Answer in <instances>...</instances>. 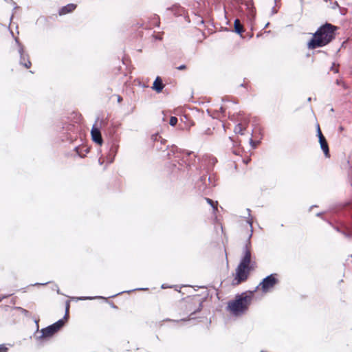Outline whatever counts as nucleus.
<instances>
[{
	"mask_svg": "<svg viewBox=\"0 0 352 352\" xmlns=\"http://www.w3.org/2000/svg\"><path fill=\"white\" fill-rule=\"evenodd\" d=\"M186 68V65H181L179 67H177L178 70H184Z\"/></svg>",
	"mask_w": 352,
	"mask_h": 352,
	"instance_id": "nucleus-38",
	"label": "nucleus"
},
{
	"mask_svg": "<svg viewBox=\"0 0 352 352\" xmlns=\"http://www.w3.org/2000/svg\"><path fill=\"white\" fill-rule=\"evenodd\" d=\"M91 140L94 142L98 145L103 144V139L101 135V132L99 128L96 126V124H94L91 130Z\"/></svg>",
	"mask_w": 352,
	"mask_h": 352,
	"instance_id": "nucleus-12",
	"label": "nucleus"
},
{
	"mask_svg": "<svg viewBox=\"0 0 352 352\" xmlns=\"http://www.w3.org/2000/svg\"><path fill=\"white\" fill-rule=\"evenodd\" d=\"M192 152H188L187 154L188 155H190L191 154Z\"/></svg>",
	"mask_w": 352,
	"mask_h": 352,
	"instance_id": "nucleus-60",
	"label": "nucleus"
},
{
	"mask_svg": "<svg viewBox=\"0 0 352 352\" xmlns=\"http://www.w3.org/2000/svg\"><path fill=\"white\" fill-rule=\"evenodd\" d=\"M249 142L253 148H255L260 144V141H254L252 138L250 139Z\"/></svg>",
	"mask_w": 352,
	"mask_h": 352,
	"instance_id": "nucleus-28",
	"label": "nucleus"
},
{
	"mask_svg": "<svg viewBox=\"0 0 352 352\" xmlns=\"http://www.w3.org/2000/svg\"><path fill=\"white\" fill-rule=\"evenodd\" d=\"M235 9L240 16H246L249 23H252L254 21L256 11L252 0L238 1Z\"/></svg>",
	"mask_w": 352,
	"mask_h": 352,
	"instance_id": "nucleus-5",
	"label": "nucleus"
},
{
	"mask_svg": "<svg viewBox=\"0 0 352 352\" xmlns=\"http://www.w3.org/2000/svg\"><path fill=\"white\" fill-rule=\"evenodd\" d=\"M206 112H207V114H208L209 116H210V117H212V118H214V116L211 113V112H210V111L209 109H207V110H206Z\"/></svg>",
	"mask_w": 352,
	"mask_h": 352,
	"instance_id": "nucleus-46",
	"label": "nucleus"
},
{
	"mask_svg": "<svg viewBox=\"0 0 352 352\" xmlns=\"http://www.w3.org/2000/svg\"><path fill=\"white\" fill-rule=\"evenodd\" d=\"M248 212V220L247 223L249 224L250 227V233L249 234V236L245 242V245L243 248V255L241 258L240 262L239 264L243 265H247L248 263H250V261H252V253H251V241L250 239L252 236L253 232V228H252V218L251 217V210L250 208L246 209Z\"/></svg>",
	"mask_w": 352,
	"mask_h": 352,
	"instance_id": "nucleus-4",
	"label": "nucleus"
},
{
	"mask_svg": "<svg viewBox=\"0 0 352 352\" xmlns=\"http://www.w3.org/2000/svg\"><path fill=\"white\" fill-rule=\"evenodd\" d=\"M222 101L226 102V101H228V100L226 98H223Z\"/></svg>",
	"mask_w": 352,
	"mask_h": 352,
	"instance_id": "nucleus-54",
	"label": "nucleus"
},
{
	"mask_svg": "<svg viewBox=\"0 0 352 352\" xmlns=\"http://www.w3.org/2000/svg\"><path fill=\"white\" fill-rule=\"evenodd\" d=\"M164 87V84L163 83L162 79L160 76H157L153 83L151 89L156 91L157 94H160L162 91Z\"/></svg>",
	"mask_w": 352,
	"mask_h": 352,
	"instance_id": "nucleus-15",
	"label": "nucleus"
},
{
	"mask_svg": "<svg viewBox=\"0 0 352 352\" xmlns=\"http://www.w3.org/2000/svg\"><path fill=\"white\" fill-rule=\"evenodd\" d=\"M300 3V14L302 13V11H303V3H304V1L303 0H299Z\"/></svg>",
	"mask_w": 352,
	"mask_h": 352,
	"instance_id": "nucleus-39",
	"label": "nucleus"
},
{
	"mask_svg": "<svg viewBox=\"0 0 352 352\" xmlns=\"http://www.w3.org/2000/svg\"><path fill=\"white\" fill-rule=\"evenodd\" d=\"M177 149H178V148L176 146L172 145L171 148H170V152H172L173 153H175L177 151Z\"/></svg>",
	"mask_w": 352,
	"mask_h": 352,
	"instance_id": "nucleus-34",
	"label": "nucleus"
},
{
	"mask_svg": "<svg viewBox=\"0 0 352 352\" xmlns=\"http://www.w3.org/2000/svg\"><path fill=\"white\" fill-rule=\"evenodd\" d=\"M217 160L214 157H208L205 159V165L206 167V173L210 174L212 171L213 166L217 163Z\"/></svg>",
	"mask_w": 352,
	"mask_h": 352,
	"instance_id": "nucleus-16",
	"label": "nucleus"
},
{
	"mask_svg": "<svg viewBox=\"0 0 352 352\" xmlns=\"http://www.w3.org/2000/svg\"><path fill=\"white\" fill-rule=\"evenodd\" d=\"M314 207H317V206H316V205H313V206H311L309 208V210H311L313 208H314Z\"/></svg>",
	"mask_w": 352,
	"mask_h": 352,
	"instance_id": "nucleus-55",
	"label": "nucleus"
},
{
	"mask_svg": "<svg viewBox=\"0 0 352 352\" xmlns=\"http://www.w3.org/2000/svg\"><path fill=\"white\" fill-rule=\"evenodd\" d=\"M311 97H309V98H307V101H308V102H311Z\"/></svg>",
	"mask_w": 352,
	"mask_h": 352,
	"instance_id": "nucleus-57",
	"label": "nucleus"
},
{
	"mask_svg": "<svg viewBox=\"0 0 352 352\" xmlns=\"http://www.w3.org/2000/svg\"><path fill=\"white\" fill-rule=\"evenodd\" d=\"M232 31L242 37V33L244 32V28L239 19H236L234 20V30Z\"/></svg>",
	"mask_w": 352,
	"mask_h": 352,
	"instance_id": "nucleus-19",
	"label": "nucleus"
},
{
	"mask_svg": "<svg viewBox=\"0 0 352 352\" xmlns=\"http://www.w3.org/2000/svg\"><path fill=\"white\" fill-rule=\"evenodd\" d=\"M98 120H99V118H97V120H96V122H97Z\"/></svg>",
	"mask_w": 352,
	"mask_h": 352,
	"instance_id": "nucleus-63",
	"label": "nucleus"
},
{
	"mask_svg": "<svg viewBox=\"0 0 352 352\" xmlns=\"http://www.w3.org/2000/svg\"><path fill=\"white\" fill-rule=\"evenodd\" d=\"M118 148L119 144L118 141L116 140H112L109 145V152L107 155V159L109 163H112L114 161Z\"/></svg>",
	"mask_w": 352,
	"mask_h": 352,
	"instance_id": "nucleus-11",
	"label": "nucleus"
},
{
	"mask_svg": "<svg viewBox=\"0 0 352 352\" xmlns=\"http://www.w3.org/2000/svg\"><path fill=\"white\" fill-rule=\"evenodd\" d=\"M349 179L351 184V186L352 188V170L349 173ZM347 210H349L351 216V221L349 223H343L341 226H333L332 223L327 221L325 218L322 217V219L327 221L329 225L332 226L333 228L338 232H341L347 238L352 237V202L349 203L346 206ZM324 212H320L316 214V217H322Z\"/></svg>",
	"mask_w": 352,
	"mask_h": 352,
	"instance_id": "nucleus-3",
	"label": "nucleus"
},
{
	"mask_svg": "<svg viewBox=\"0 0 352 352\" xmlns=\"http://www.w3.org/2000/svg\"><path fill=\"white\" fill-rule=\"evenodd\" d=\"M21 309L22 310V313L24 314V315H25V316H28L29 315V314H30L29 311H28L26 309H22V308H21Z\"/></svg>",
	"mask_w": 352,
	"mask_h": 352,
	"instance_id": "nucleus-40",
	"label": "nucleus"
},
{
	"mask_svg": "<svg viewBox=\"0 0 352 352\" xmlns=\"http://www.w3.org/2000/svg\"><path fill=\"white\" fill-rule=\"evenodd\" d=\"M168 287L171 288V287H172V286H166L165 284H162V289H165V288H168Z\"/></svg>",
	"mask_w": 352,
	"mask_h": 352,
	"instance_id": "nucleus-50",
	"label": "nucleus"
},
{
	"mask_svg": "<svg viewBox=\"0 0 352 352\" xmlns=\"http://www.w3.org/2000/svg\"><path fill=\"white\" fill-rule=\"evenodd\" d=\"M240 87H245V85L244 83H242V84L240 85Z\"/></svg>",
	"mask_w": 352,
	"mask_h": 352,
	"instance_id": "nucleus-56",
	"label": "nucleus"
},
{
	"mask_svg": "<svg viewBox=\"0 0 352 352\" xmlns=\"http://www.w3.org/2000/svg\"><path fill=\"white\" fill-rule=\"evenodd\" d=\"M69 306H70V302L69 300H67L65 302V311L67 310V311H69Z\"/></svg>",
	"mask_w": 352,
	"mask_h": 352,
	"instance_id": "nucleus-36",
	"label": "nucleus"
},
{
	"mask_svg": "<svg viewBox=\"0 0 352 352\" xmlns=\"http://www.w3.org/2000/svg\"><path fill=\"white\" fill-rule=\"evenodd\" d=\"M166 11H171L175 16H182L184 14L185 12L184 8L177 3L173 5L171 7L167 8Z\"/></svg>",
	"mask_w": 352,
	"mask_h": 352,
	"instance_id": "nucleus-14",
	"label": "nucleus"
},
{
	"mask_svg": "<svg viewBox=\"0 0 352 352\" xmlns=\"http://www.w3.org/2000/svg\"><path fill=\"white\" fill-rule=\"evenodd\" d=\"M334 65H333L331 67V70L332 71H334L335 73H338V69H335L334 67H333Z\"/></svg>",
	"mask_w": 352,
	"mask_h": 352,
	"instance_id": "nucleus-49",
	"label": "nucleus"
},
{
	"mask_svg": "<svg viewBox=\"0 0 352 352\" xmlns=\"http://www.w3.org/2000/svg\"><path fill=\"white\" fill-rule=\"evenodd\" d=\"M4 1L7 3H12L14 5V10H16L19 8L18 6L16 4V3L14 1H13L12 0H4Z\"/></svg>",
	"mask_w": 352,
	"mask_h": 352,
	"instance_id": "nucleus-33",
	"label": "nucleus"
},
{
	"mask_svg": "<svg viewBox=\"0 0 352 352\" xmlns=\"http://www.w3.org/2000/svg\"><path fill=\"white\" fill-rule=\"evenodd\" d=\"M229 140L232 142L233 146L235 147L239 146V142L234 140L232 137H229Z\"/></svg>",
	"mask_w": 352,
	"mask_h": 352,
	"instance_id": "nucleus-32",
	"label": "nucleus"
},
{
	"mask_svg": "<svg viewBox=\"0 0 352 352\" xmlns=\"http://www.w3.org/2000/svg\"><path fill=\"white\" fill-rule=\"evenodd\" d=\"M277 276L278 274L276 273L267 276L262 279L261 283L254 290L256 291L260 287L262 292L267 293L270 289L273 288L276 284L278 283V279Z\"/></svg>",
	"mask_w": 352,
	"mask_h": 352,
	"instance_id": "nucleus-8",
	"label": "nucleus"
},
{
	"mask_svg": "<svg viewBox=\"0 0 352 352\" xmlns=\"http://www.w3.org/2000/svg\"><path fill=\"white\" fill-rule=\"evenodd\" d=\"M76 8V5L74 3H68L65 6H63L58 10V14L63 16L73 12Z\"/></svg>",
	"mask_w": 352,
	"mask_h": 352,
	"instance_id": "nucleus-17",
	"label": "nucleus"
},
{
	"mask_svg": "<svg viewBox=\"0 0 352 352\" xmlns=\"http://www.w3.org/2000/svg\"><path fill=\"white\" fill-rule=\"evenodd\" d=\"M206 202L211 206V207L212 208V209L214 210V211H216L217 210V205H218V202L216 201H214L213 200H212L210 198H208V197H206L205 198Z\"/></svg>",
	"mask_w": 352,
	"mask_h": 352,
	"instance_id": "nucleus-23",
	"label": "nucleus"
},
{
	"mask_svg": "<svg viewBox=\"0 0 352 352\" xmlns=\"http://www.w3.org/2000/svg\"><path fill=\"white\" fill-rule=\"evenodd\" d=\"M338 7H339V5L337 1H335L332 5V8L336 9Z\"/></svg>",
	"mask_w": 352,
	"mask_h": 352,
	"instance_id": "nucleus-42",
	"label": "nucleus"
},
{
	"mask_svg": "<svg viewBox=\"0 0 352 352\" xmlns=\"http://www.w3.org/2000/svg\"><path fill=\"white\" fill-rule=\"evenodd\" d=\"M336 30L337 27L331 23L322 25L312 34L311 38L307 42V48L314 50L328 45L335 38Z\"/></svg>",
	"mask_w": 352,
	"mask_h": 352,
	"instance_id": "nucleus-1",
	"label": "nucleus"
},
{
	"mask_svg": "<svg viewBox=\"0 0 352 352\" xmlns=\"http://www.w3.org/2000/svg\"><path fill=\"white\" fill-rule=\"evenodd\" d=\"M212 133V129L210 128H208L206 130L204 131V134L205 135H211Z\"/></svg>",
	"mask_w": 352,
	"mask_h": 352,
	"instance_id": "nucleus-35",
	"label": "nucleus"
},
{
	"mask_svg": "<svg viewBox=\"0 0 352 352\" xmlns=\"http://www.w3.org/2000/svg\"><path fill=\"white\" fill-rule=\"evenodd\" d=\"M13 16H14V14H12V16H11V17H10V21L12 19Z\"/></svg>",
	"mask_w": 352,
	"mask_h": 352,
	"instance_id": "nucleus-59",
	"label": "nucleus"
},
{
	"mask_svg": "<svg viewBox=\"0 0 352 352\" xmlns=\"http://www.w3.org/2000/svg\"><path fill=\"white\" fill-rule=\"evenodd\" d=\"M319 131H321V130H320V126H319V124H318V125H317V130H316V132H317V136L320 135Z\"/></svg>",
	"mask_w": 352,
	"mask_h": 352,
	"instance_id": "nucleus-47",
	"label": "nucleus"
},
{
	"mask_svg": "<svg viewBox=\"0 0 352 352\" xmlns=\"http://www.w3.org/2000/svg\"><path fill=\"white\" fill-rule=\"evenodd\" d=\"M54 287H55V290L56 291L57 294H62L60 293V289H59L58 286L57 285H54Z\"/></svg>",
	"mask_w": 352,
	"mask_h": 352,
	"instance_id": "nucleus-41",
	"label": "nucleus"
},
{
	"mask_svg": "<svg viewBox=\"0 0 352 352\" xmlns=\"http://www.w3.org/2000/svg\"><path fill=\"white\" fill-rule=\"evenodd\" d=\"M160 141H161V143H162V144H164V143L166 142V140L162 139V138H160Z\"/></svg>",
	"mask_w": 352,
	"mask_h": 352,
	"instance_id": "nucleus-52",
	"label": "nucleus"
},
{
	"mask_svg": "<svg viewBox=\"0 0 352 352\" xmlns=\"http://www.w3.org/2000/svg\"><path fill=\"white\" fill-rule=\"evenodd\" d=\"M177 118H176L175 116H171L169 120V124L170 126H175L177 124Z\"/></svg>",
	"mask_w": 352,
	"mask_h": 352,
	"instance_id": "nucleus-26",
	"label": "nucleus"
},
{
	"mask_svg": "<svg viewBox=\"0 0 352 352\" xmlns=\"http://www.w3.org/2000/svg\"><path fill=\"white\" fill-rule=\"evenodd\" d=\"M265 33L269 34V33H270V30L269 31H266Z\"/></svg>",
	"mask_w": 352,
	"mask_h": 352,
	"instance_id": "nucleus-62",
	"label": "nucleus"
},
{
	"mask_svg": "<svg viewBox=\"0 0 352 352\" xmlns=\"http://www.w3.org/2000/svg\"><path fill=\"white\" fill-rule=\"evenodd\" d=\"M160 138H161V137L158 135V133H155V134H153V135H151V140H152L153 142H157V141H158Z\"/></svg>",
	"mask_w": 352,
	"mask_h": 352,
	"instance_id": "nucleus-30",
	"label": "nucleus"
},
{
	"mask_svg": "<svg viewBox=\"0 0 352 352\" xmlns=\"http://www.w3.org/2000/svg\"><path fill=\"white\" fill-rule=\"evenodd\" d=\"M233 153L235 154V155H238V153L236 152V151H233Z\"/></svg>",
	"mask_w": 352,
	"mask_h": 352,
	"instance_id": "nucleus-58",
	"label": "nucleus"
},
{
	"mask_svg": "<svg viewBox=\"0 0 352 352\" xmlns=\"http://www.w3.org/2000/svg\"><path fill=\"white\" fill-rule=\"evenodd\" d=\"M193 300L195 301V302H197L199 304V307L197 309H196L195 310H194L189 316V318L188 320L190 319H192L193 318L192 317V316L195 315V314L199 312L202 307H203V302H204V300H201L199 296H195V298H193ZM181 320L182 321H186L188 320V319H182Z\"/></svg>",
	"mask_w": 352,
	"mask_h": 352,
	"instance_id": "nucleus-18",
	"label": "nucleus"
},
{
	"mask_svg": "<svg viewBox=\"0 0 352 352\" xmlns=\"http://www.w3.org/2000/svg\"><path fill=\"white\" fill-rule=\"evenodd\" d=\"M34 322H35V324L36 326V332H37V331H38V329H39L38 320H35Z\"/></svg>",
	"mask_w": 352,
	"mask_h": 352,
	"instance_id": "nucleus-44",
	"label": "nucleus"
},
{
	"mask_svg": "<svg viewBox=\"0 0 352 352\" xmlns=\"http://www.w3.org/2000/svg\"><path fill=\"white\" fill-rule=\"evenodd\" d=\"M336 84L338 85H342L344 89H347L348 88V87L345 84V82L342 81L341 80L337 79L336 80Z\"/></svg>",
	"mask_w": 352,
	"mask_h": 352,
	"instance_id": "nucleus-29",
	"label": "nucleus"
},
{
	"mask_svg": "<svg viewBox=\"0 0 352 352\" xmlns=\"http://www.w3.org/2000/svg\"><path fill=\"white\" fill-rule=\"evenodd\" d=\"M112 307H113V308H116L117 307H116V305H112Z\"/></svg>",
	"mask_w": 352,
	"mask_h": 352,
	"instance_id": "nucleus-61",
	"label": "nucleus"
},
{
	"mask_svg": "<svg viewBox=\"0 0 352 352\" xmlns=\"http://www.w3.org/2000/svg\"><path fill=\"white\" fill-rule=\"evenodd\" d=\"M147 289H148V288H143V287L135 288V289H133L128 290V291H123V292H118V294H113V295L109 296V298L115 297V296H116L119 294H121L122 293H131V292H134V291H145Z\"/></svg>",
	"mask_w": 352,
	"mask_h": 352,
	"instance_id": "nucleus-21",
	"label": "nucleus"
},
{
	"mask_svg": "<svg viewBox=\"0 0 352 352\" xmlns=\"http://www.w3.org/2000/svg\"><path fill=\"white\" fill-rule=\"evenodd\" d=\"M320 135L318 136L320 148L322 150L325 157H329V148L327 141L321 131H319Z\"/></svg>",
	"mask_w": 352,
	"mask_h": 352,
	"instance_id": "nucleus-13",
	"label": "nucleus"
},
{
	"mask_svg": "<svg viewBox=\"0 0 352 352\" xmlns=\"http://www.w3.org/2000/svg\"><path fill=\"white\" fill-rule=\"evenodd\" d=\"M117 100H118V102H120L122 100V96H120V95H118L117 96Z\"/></svg>",
	"mask_w": 352,
	"mask_h": 352,
	"instance_id": "nucleus-48",
	"label": "nucleus"
},
{
	"mask_svg": "<svg viewBox=\"0 0 352 352\" xmlns=\"http://www.w3.org/2000/svg\"><path fill=\"white\" fill-rule=\"evenodd\" d=\"M255 292L256 290H248L241 294H236L233 300L228 302L227 306L228 310L235 316H239L244 314L248 310Z\"/></svg>",
	"mask_w": 352,
	"mask_h": 352,
	"instance_id": "nucleus-2",
	"label": "nucleus"
},
{
	"mask_svg": "<svg viewBox=\"0 0 352 352\" xmlns=\"http://www.w3.org/2000/svg\"><path fill=\"white\" fill-rule=\"evenodd\" d=\"M246 267H248V272L250 274V272L254 270L255 268L256 267V263L254 261L252 260L250 261V263L246 265Z\"/></svg>",
	"mask_w": 352,
	"mask_h": 352,
	"instance_id": "nucleus-25",
	"label": "nucleus"
},
{
	"mask_svg": "<svg viewBox=\"0 0 352 352\" xmlns=\"http://www.w3.org/2000/svg\"><path fill=\"white\" fill-rule=\"evenodd\" d=\"M96 298L104 299V297L97 296H80V297L76 298V299L77 300H93V299H96Z\"/></svg>",
	"mask_w": 352,
	"mask_h": 352,
	"instance_id": "nucleus-24",
	"label": "nucleus"
},
{
	"mask_svg": "<svg viewBox=\"0 0 352 352\" xmlns=\"http://www.w3.org/2000/svg\"><path fill=\"white\" fill-rule=\"evenodd\" d=\"M219 111H220L222 114H223V113H225L226 109H225V108H224V107H221L219 108Z\"/></svg>",
	"mask_w": 352,
	"mask_h": 352,
	"instance_id": "nucleus-45",
	"label": "nucleus"
},
{
	"mask_svg": "<svg viewBox=\"0 0 352 352\" xmlns=\"http://www.w3.org/2000/svg\"><path fill=\"white\" fill-rule=\"evenodd\" d=\"M63 328V322L58 320L54 323L41 329V335L36 336L35 340L38 342H43L52 338Z\"/></svg>",
	"mask_w": 352,
	"mask_h": 352,
	"instance_id": "nucleus-6",
	"label": "nucleus"
},
{
	"mask_svg": "<svg viewBox=\"0 0 352 352\" xmlns=\"http://www.w3.org/2000/svg\"><path fill=\"white\" fill-rule=\"evenodd\" d=\"M14 39L16 45L17 53L19 56V65L26 69L30 68L32 66V63L30 59V55L25 50V46L22 43H21L18 37H14Z\"/></svg>",
	"mask_w": 352,
	"mask_h": 352,
	"instance_id": "nucleus-7",
	"label": "nucleus"
},
{
	"mask_svg": "<svg viewBox=\"0 0 352 352\" xmlns=\"http://www.w3.org/2000/svg\"><path fill=\"white\" fill-rule=\"evenodd\" d=\"M260 352H266V351L261 350Z\"/></svg>",
	"mask_w": 352,
	"mask_h": 352,
	"instance_id": "nucleus-64",
	"label": "nucleus"
},
{
	"mask_svg": "<svg viewBox=\"0 0 352 352\" xmlns=\"http://www.w3.org/2000/svg\"><path fill=\"white\" fill-rule=\"evenodd\" d=\"M135 107H132V108L130 109V111L128 113V114H130V113H133V111H134V109H135Z\"/></svg>",
	"mask_w": 352,
	"mask_h": 352,
	"instance_id": "nucleus-51",
	"label": "nucleus"
},
{
	"mask_svg": "<svg viewBox=\"0 0 352 352\" xmlns=\"http://www.w3.org/2000/svg\"><path fill=\"white\" fill-rule=\"evenodd\" d=\"M69 317V311H67V310L65 313L63 318L60 319L63 322V327L65 326V322L68 320Z\"/></svg>",
	"mask_w": 352,
	"mask_h": 352,
	"instance_id": "nucleus-27",
	"label": "nucleus"
},
{
	"mask_svg": "<svg viewBox=\"0 0 352 352\" xmlns=\"http://www.w3.org/2000/svg\"><path fill=\"white\" fill-rule=\"evenodd\" d=\"M74 151L76 152L77 155L80 157H84L85 154L89 153V148L85 146L80 147V146H76L74 147Z\"/></svg>",
	"mask_w": 352,
	"mask_h": 352,
	"instance_id": "nucleus-20",
	"label": "nucleus"
},
{
	"mask_svg": "<svg viewBox=\"0 0 352 352\" xmlns=\"http://www.w3.org/2000/svg\"><path fill=\"white\" fill-rule=\"evenodd\" d=\"M250 273L245 265L239 264L236 268V274L232 280V285L233 286L239 285L246 281L249 277Z\"/></svg>",
	"mask_w": 352,
	"mask_h": 352,
	"instance_id": "nucleus-9",
	"label": "nucleus"
},
{
	"mask_svg": "<svg viewBox=\"0 0 352 352\" xmlns=\"http://www.w3.org/2000/svg\"><path fill=\"white\" fill-rule=\"evenodd\" d=\"M50 283V281L46 282V283H36L34 284H32V285H33V286H36V285H47V284H48Z\"/></svg>",
	"mask_w": 352,
	"mask_h": 352,
	"instance_id": "nucleus-37",
	"label": "nucleus"
},
{
	"mask_svg": "<svg viewBox=\"0 0 352 352\" xmlns=\"http://www.w3.org/2000/svg\"><path fill=\"white\" fill-rule=\"evenodd\" d=\"M208 175V177L207 175L201 176L199 181L197 182V186L199 191L204 192L207 189L208 185L215 186L216 184L213 175L211 174Z\"/></svg>",
	"mask_w": 352,
	"mask_h": 352,
	"instance_id": "nucleus-10",
	"label": "nucleus"
},
{
	"mask_svg": "<svg viewBox=\"0 0 352 352\" xmlns=\"http://www.w3.org/2000/svg\"><path fill=\"white\" fill-rule=\"evenodd\" d=\"M272 14H274L278 12V10L273 7L271 10Z\"/></svg>",
	"mask_w": 352,
	"mask_h": 352,
	"instance_id": "nucleus-43",
	"label": "nucleus"
},
{
	"mask_svg": "<svg viewBox=\"0 0 352 352\" xmlns=\"http://www.w3.org/2000/svg\"><path fill=\"white\" fill-rule=\"evenodd\" d=\"M269 25H270V23H269V22H267V23L265 25L264 28H267Z\"/></svg>",
	"mask_w": 352,
	"mask_h": 352,
	"instance_id": "nucleus-53",
	"label": "nucleus"
},
{
	"mask_svg": "<svg viewBox=\"0 0 352 352\" xmlns=\"http://www.w3.org/2000/svg\"><path fill=\"white\" fill-rule=\"evenodd\" d=\"M8 348L6 346L5 344H2L0 345V352H8Z\"/></svg>",
	"mask_w": 352,
	"mask_h": 352,
	"instance_id": "nucleus-31",
	"label": "nucleus"
},
{
	"mask_svg": "<svg viewBox=\"0 0 352 352\" xmlns=\"http://www.w3.org/2000/svg\"><path fill=\"white\" fill-rule=\"evenodd\" d=\"M245 129V128H243L242 126V124L241 123H238L235 127H234V131L236 134H240V135H243V130Z\"/></svg>",
	"mask_w": 352,
	"mask_h": 352,
	"instance_id": "nucleus-22",
	"label": "nucleus"
}]
</instances>
